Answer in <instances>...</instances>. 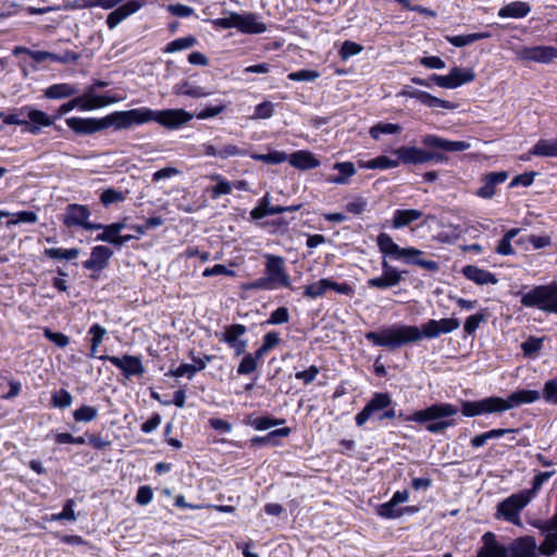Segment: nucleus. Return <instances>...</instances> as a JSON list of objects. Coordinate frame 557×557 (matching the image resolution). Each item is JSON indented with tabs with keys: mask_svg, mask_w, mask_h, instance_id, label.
Here are the masks:
<instances>
[{
	"mask_svg": "<svg viewBox=\"0 0 557 557\" xmlns=\"http://www.w3.org/2000/svg\"><path fill=\"white\" fill-rule=\"evenodd\" d=\"M460 326L456 318L431 319L422 324L421 329L414 325L394 324L382 329L380 332H368L366 338L373 345L396 349L403 345L417 343L422 338H436L442 334H448Z\"/></svg>",
	"mask_w": 557,
	"mask_h": 557,
	"instance_id": "obj_1",
	"label": "nucleus"
},
{
	"mask_svg": "<svg viewBox=\"0 0 557 557\" xmlns=\"http://www.w3.org/2000/svg\"><path fill=\"white\" fill-rule=\"evenodd\" d=\"M376 244L380 251L385 257L401 261L405 264L420 267L431 273H436L440 270L438 263L436 261L425 259L422 250L414 247H400L386 233L377 235Z\"/></svg>",
	"mask_w": 557,
	"mask_h": 557,
	"instance_id": "obj_2",
	"label": "nucleus"
},
{
	"mask_svg": "<svg viewBox=\"0 0 557 557\" xmlns=\"http://www.w3.org/2000/svg\"><path fill=\"white\" fill-rule=\"evenodd\" d=\"M458 411V408L451 404L440 403L413 412L407 420L417 423L430 422L426 424V430L431 433H441L454 425V422L446 418L457 414Z\"/></svg>",
	"mask_w": 557,
	"mask_h": 557,
	"instance_id": "obj_3",
	"label": "nucleus"
},
{
	"mask_svg": "<svg viewBox=\"0 0 557 557\" xmlns=\"http://www.w3.org/2000/svg\"><path fill=\"white\" fill-rule=\"evenodd\" d=\"M520 295L524 307L557 314V282L534 286Z\"/></svg>",
	"mask_w": 557,
	"mask_h": 557,
	"instance_id": "obj_4",
	"label": "nucleus"
},
{
	"mask_svg": "<svg viewBox=\"0 0 557 557\" xmlns=\"http://www.w3.org/2000/svg\"><path fill=\"white\" fill-rule=\"evenodd\" d=\"M211 24L215 28H236L244 34H262L267 30L265 24L253 13L230 12L228 16L214 18Z\"/></svg>",
	"mask_w": 557,
	"mask_h": 557,
	"instance_id": "obj_5",
	"label": "nucleus"
},
{
	"mask_svg": "<svg viewBox=\"0 0 557 557\" xmlns=\"http://www.w3.org/2000/svg\"><path fill=\"white\" fill-rule=\"evenodd\" d=\"M533 492L521 491L512 494L497 506L496 518L504 519L515 525H521L520 512L532 500Z\"/></svg>",
	"mask_w": 557,
	"mask_h": 557,
	"instance_id": "obj_6",
	"label": "nucleus"
},
{
	"mask_svg": "<svg viewBox=\"0 0 557 557\" xmlns=\"http://www.w3.org/2000/svg\"><path fill=\"white\" fill-rule=\"evenodd\" d=\"M149 108L140 107L126 111H115L107 116V128L114 127L116 131L127 129L135 125H143L150 122Z\"/></svg>",
	"mask_w": 557,
	"mask_h": 557,
	"instance_id": "obj_7",
	"label": "nucleus"
},
{
	"mask_svg": "<svg viewBox=\"0 0 557 557\" xmlns=\"http://www.w3.org/2000/svg\"><path fill=\"white\" fill-rule=\"evenodd\" d=\"M394 154L397 157L399 164L418 165L429 162H444L446 157L438 152L429 151L416 146H400L396 148Z\"/></svg>",
	"mask_w": 557,
	"mask_h": 557,
	"instance_id": "obj_8",
	"label": "nucleus"
},
{
	"mask_svg": "<svg viewBox=\"0 0 557 557\" xmlns=\"http://www.w3.org/2000/svg\"><path fill=\"white\" fill-rule=\"evenodd\" d=\"M150 122L163 127L176 129L193 120L194 115L184 109L152 110L149 108Z\"/></svg>",
	"mask_w": 557,
	"mask_h": 557,
	"instance_id": "obj_9",
	"label": "nucleus"
},
{
	"mask_svg": "<svg viewBox=\"0 0 557 557\" xmlns=\"http://www.w3.org/2000/svg\"><path fill=\"white\" fill-rule=\"evenodd\" d=\"M91 213L87 206L71 203L66 207L62 222L67 227H82L86 231L100 228V223L89 221Z\"/></svg>",
	"mask_w": 557,
	"mask_h": 557,
	"instance_id": "obj_10",
	"label": "nucleus"
},
{
	"mask_svg": "<svg viewBox=\"0 0 557 557\" xmlns=\"http://www.w3.org/2000/svg\"><path fill=\"white\" fill-rule=\"evenodd\" d=\"M264 259V273L274 287H290V276L286 271L284 258L281 256L265 253Z\"/></svg>",
	"mask_w": 557,
	"mask_h": 557,
	"instance_id": "obj_11",
	"label": "nucleus"
},
{
	"mask_svg": "<svg viewBox=\"0 0 557 557\" xmlns=\"http://www.w3.org/2000/svg\"><path fill=\"white\" fill-rule=\"evenodd\" d=\"M407 271H400L396 267L391 265L385 259L382 261V274L376 277L369 278L367 285L369 288L387 289L397 286L403 280Z\"/></svg>",
	"mask_w": 557,
	"mask_h": 557,
	"instance_id": "obj_12",
	"label": "nucleus"
},
{
	"mask_svg": "<svg viewBox=\"0 0 557 557\" xmlns=\"http://www.w3.org/2000/svg\"><path fill=\"white\" fill-rule=\"evenodd\" d=\"M101 360H107L121 370L122 374L129 379L132 376H141L145 373V367L141 359L137 356L124 355L117 356H101Z\"/></svg>",
	"mask_w": 557,
	"mask_h": 557,
	"instance_id": "obj_13",
	"label": "nucleus"
},
{
	"mask_svg": "<svg viewBox=\"0 0 557 557\" xmlns=\"http://www.w3.org/2000/svg\"><path fill=\"white\" fill-rule=\"evenodd\" d=\"M393 400L387 393H375L366 407L357 413L355 420L358 426H362L366 422L374 416L381 414L380 412L389 408Z\"/></svg>",
	"mask_w": 557,
	"mask_h": 557,
	"instance_id": "obj_14",
	"label": "nucleus"
},
{
	"mask_svg": "<svg viewBox=\"0 0 557 557\" xmlns=\"http://www.w3.org/2000/svg\"><path fill=\"white\" fill-rule=\"evenodd\" d=\"M517 59L537 63H549L557 59V48L550 46L521 47L516 51Z\"/></svg>",
	"mask_w": 557,
	"mask_h": 557,
	"instance_id": "obj_15",
	"label": "nucleus"
},
{
	"mask_svg": "<svg viewBox=\"0 0 557 557\" xmlns=\"http://www.w3.org/2000/svg\"><path fill=\"white\" fill-rule=\"evenodd\" d=\"M540 399V393L532 389H518L507 398L497 397L499 413L519 407L524 404H532Z\"/></svg>",
	"mask_w": 557,
	"mask_h": 557,
	"instance_id": "obj_16",
	"label": "nucleus"
},
{
	"mask_svg": "<svg viewBox=\"0 0 557 557\" xmlns=\"http://www.w3.org/2000/svg\"><path fill=\"white\" fill-rule=\"evenodd\" d=\"M66 125L79 135H90L106 129V119L72 116L65 120Z\"/></svg>",
	"mask_w": 557,
	"mask_h": 557,
	"instance_id": "obj_17",
	"label": "nucleus"
},
{
	"mask_svg": "<svg viewBox=\"0 0 557 557\" xmlns=\"http://www.w3.org/2000/svg\"><path fill=\"white\" fill-rule=\"evenodd\" d=\"M461 412L465 417L499 413L497 397L491 396L480 400L463 401L461 405Z\"/></svg>",
	"mask_w": 557,
	"mask_h": 557,
	"instance_id": "obj_18",
	"label": "nucleus"
},
{
	"mask_svg": "<svg viewBox=\"0 0 557 557\" xmlns=\"http://www.w3.org/2000/svg\"><path fill=\"white\" fill-rule=\"evenodd\" d=\"M421 143L428 148L443 151L457 152L468 150L471 145L463 140H448L437 135L428 134L422 137Z\"/></svg>",
	"mask_w": 557,
	"mask_h": 557,
	"instance_id": "obj_19",
	"label": "nucleus"
},
{
	"mask_svg": "<svg viewBox=\"0 0 557 557\" xmlns=\"http://www.w3.org/2000/svg\"><path fill=\"white\" fill-rule=\"evenodd\" d=\"M246 331L243 324L228 325L221 335V341L234 349L237 356L243 355L247 348V341L242 338Z\"/></svg>",
	"mask_w": 557,
	"mask_h": 557,
	"instance_id": "obj_20",
	"label": "nucleus"
},
{
	"mask_svg": "<svg viewBox=\"0 0 557 557\" xmlns=\"http://www.w3.org/2000/svg\"><path fill=\"white\" fill-rule=\"evenodd\" d=\"M112 256L113 251L109 247L102 245L95 246L91 248L89 259L83 262V267L86 270L100 273L108 267Z\"/></svg>",
	"mask_w": 557,
	"mask_h": 557,
	"instance_id": "obj_21",
	"label": "nucleus"
},
{
	"mask_svg": "<svg viewBox=\"0 0 557 557\" xmlns=\"http://www.w3.org/2000/svg\"><path fill=\"white\" fill-rule=\"evenodd\" d=\"M144 5V2L139 0H127L125 3L115 8L107 16V25L110 29H114L121 22L126 20L128 16L138 12Z\"/></svg>",
	"mask_w": 557,
	"mask_h": 557,
	"instance_id": "obj_22",
	"label": "nucleus"
},
{
	"mask_svg": "<svg viewBox=\"0 0 557 557\" xmlns=\"http://www.w3.org/2000/svg\"><path fill=\"white\" fill-rule=\"evenodd\" d=\"M77 99L81 111H92L119 102L123 98L111 95H96L89 91L78 96Z\"/></svg>",
	"mask_w": 557,
	"mask_h": 557,
	"instance_id": "obj_23",
	"label": "nucleus"
},
{
	"mask_svg": "<svg viewBox=\"0 0 557 557\" xmlns=\"http://www.w3.org/2000/svg\"><path fill=\"white\" fill-rule=\"evenodd\" d=\"M507 550L510 557H535L537 543L533 536H521L513 540Z\"/></svg>",
	"mask_w": 557,
	"mask_h": 557,
	"instance_id": "obj_24",
	"label": "nucleus"
},
{
	"mask_svg": "<svg viewBox=\"0 0 557 557\" xmlns=\"http://www.w3.org/2000/svg\"><path fill=\"white\" fill-rule=\"evenodd\" d=\"M506 171L492 172L482 177V186L476 190V196L483 199H491L496 194V187L507 181Z\"/></svg>",
	"mask_w": 557,
	"mask_h": 557,
	"instance_id": "obj_25",
	"label": "nucleus"
},
{
	"mask_svg": "<svg viewBox=\"0 0 557 557\" xmlns=\"http://www.w3.org/2000/svg\"><path fill=\"white\" fill-rule=\"evenodd\" d=\"M546 532L544 542L537 546V553L546 556L553 555L557 550V513L541 527Z\"/></svg>",
	"mask_w": 557,
	"mask_h": 557,
	"instance_id": "obj_26",
	"label": "nucleus"
},
{
	"mask_svg": "<svg viewBox=\"0 0 557 557\" xmlns=\"http://www.w3.org/2000/svg\"><path fill=\"white\" fill-rule=\"evenodd\" d=\"M27 116L26 131L34 135L39 134L44 127L52 126L54 123L53 116L32 106H29Z\"/></svg>",
	"mask_w": 557,
	"mask_h": 557,
	"instance_id": "obj_27",
	"label": "nucleus"
},
{
	"mask_svg": "<svg viewBox=\"0 0 557 557\" xmlns=\"http://www.w3.org/2000/svg\"><path fill=\"white\" fill-rule=\"evenodd\" d=\"M483 546L476 557H508L507 547L499 544L493 532H486L482 536Z\"/></svg>",
	"mask_w": 557,
	"mask_h": 557,
	"instance_id": "obj_28",
	"label": "nucleus"
},
{
	"mask_svg": "<svg viewBox=\"0 0 557 557\" xmlns=\"http://www.w3.org/2000/svg\"><path fill=\"white\" fill-rule=\"evenodd\" d=\"M288 163L300 171H308L320 166V160L309 150H298L287 154Z\"/></svg>",
	"mask_w": 557,
	"mask_h": 557,
	"instance_id": "obj_29",
	"label": "nucleus"
},
{
	"mask_svg": "<svg viewBox=\"0 0 557 557\" xmlns=\"http://www.w3.org/2000/svg\"><path fill=\"white\" fill-rule=\"evenodd\" d=\"M299 209V206H289V207H282V206H271L270 205V197L269 195H265L258 203L257 207H255L250 215L255 220H261L268 215L272 214H280L287 211H297Z\"/></svg>",
	"mask_w": 557,
	"mask_h": 557,
	"instance_id": "obj_30",
	"label": "nucleus"
},
{
	"mask_svg": "<svg viewBox=\"0 0 557 557\" xmlns=\"http://www.w3.org/2000/svg\"><path fill=\"white\" fill-rule=\"evenodd\" d=\"M462 275L478 285H495L498 280L492 272L476 265H466L461 270Z\"/></svg>",
	"mask_w": 557,
	"mask_h": 557,
	"instance_id": "obj_31",
	"label": "nucleus"
},
{
	"mask_svg": "<svg viewBox=\"0 0 557 557\" xmlns=\"http://www.w3.org/2000/svg\"><path fill=\"white\" fill-rule=\"evenodd\" d=\"M333 169L338 172V175L326 177L325 181L330 184L347 185L350 178L357 174V169L350 161L336 162L333 164Z\"/></svg>",
	"mask_w": 557,
	"mask_h": 557,
	"instance_id": "obj_32",
	"label": "nucleus"
},
{
	"mask_svg": "<svg viewBox=\"0 0 557 557\" xmlns=\"http://www.w3.org/2000/svg\"><path fill=\"white\" fill-rule=\"evenodd\" d=\"M173 94L193 99L206 98L212 95L211 91L191 81H183L174 85Z\"/></svg>",
	"mask_w": 557,
	"mask_h": 557,
	"instance_id": "obj_33",
	"label": "nucleus"
},
{
	"mask_svg": "<svg viewBox=\"0 0 557 557\" xmlns=\"http://www.w3.org/2000/svg\"><path fill=\"white\" fill-rule=\"evenodd\" d=\"M446 77L448 82V89H455L465 84L473 82L476 75L472 69L454 66L450 69Z\"/></svg>",
	"mask_w": 557,
	"mask_h": 557,
	"instance_id": "obj_34",
	"label": "nucleus"
},
{
	"mask_svg": "<svg viewBox=\"0 0 557 557\" xmlns=\"http://www.w3.org/2000/svg\"><path fill=\"white\" fill-rule=\"evenodd\" d=\"M410 98H413L429 108H442L453 110L456 106L447 100L440 99L426 91L413 90L408 94Z\"/></svg>",
	"mask_w": 557,
	"mask_h": 557,
	"instance_id": "obj_35",
	"label": "nucleus"
},
{
	"mask_svg": "<svg viewBox=\"0 0 557 557\" xmlns=\"http://www.w3.org/2000/svg\"><path fill=\"white\" fill-rule=\"evenodd\" d=\"M531 12V7L524 1H512L504 5L498 11L502 18H522Z\"/></svg>",
	"mask_w": 557,
	"mask_h": 557,
	"instance_id": "obj_36",
	"label": "nucleus"
},
{
	"mask_svg": "<svg viewBox=\"0 0 557 557\" xmlns=\"http://www.w3.org/2000/svg\"><path fill=\"white\" fill-rule=\"evenodd\" d=\"M422 212L417 209H397L394 211L392 226L403 228L422 218Z\"/></svg>",
	"mask_w": 557,
	"mask_h": 557,
	"instance_id": "obj_37",
	"label": "nucleus"
},
{
	"mask_svg": "<svg viewBox=\"0 0 557 557\" xmlns=\"http://www.w3.org/2000/svg\"><path fill=\"white\" fill-rule=\"evenodd\" d=\"M78 94V87L70 83H60L45 89V97L48 99H64Z\"/></svg>",
	"mask_w": 557,
	"mask_h": 557,
	"instance_id": "obj_38",
	"label": "nucleus"
},
{
	"mask_svg": "<svg viewBox=\"0 0 557 557\" xmlns=\"http://www.w3.org/2000/svg\"><path fill=\"white\" fill-rule=\"evenodd\" d=\"M102 233L98 234L96 240L117 245L120 233L126 227L125 222H116L109 225L100 224Z\"/></svg>",
	"mask_w": 557,
	"mask_h": 557,
	"instance_id": "obj_39",
	"label": "nucleus"
},
{
	"mask_svg": "<svg viewBox=\"0 0 557 557\" xmlns=\"http://www.w3.org/2000/svg\"><path fill=\"white\" fill-rule=\"evenodd\" d=\"M535 157L557 158V138L540 139L530 149Z\"/></svg>",
	"mask_w": 557,
	"mask_h": 557,
	"instance_id": "obj_40",
	"label": "nucleus"
},
{
	"mask_svg": "<svg viewBox=\"0 0 557 557\" xmlns=\"http://www.w3.org/2000/svg\"><path fill=\"white\" fill-rule=\"evenodd\" d=\"M491 34L487 32H480L467 35H457V36H445V39L453 46L461 48L469 46L478 40L490 38Z\"/></svg>",
	"mask_w": 557,
	"mask_h": 557,
	"instance_id": "obj_41",
	"label": "nucleus"
},
{
	"mask_svg": "<svg viewBox=\"0 0 557 557\" xmlns=\"http://www.w3.org/2000/svg\"><path fill=\"white\" fill-rule=\"evenodd\" d=\"M400 132H401V126L399 124L383 123V122H380V123L373 125L369 129L370 136L375 140H379L382 135H394V134H399Z\"/></svg>",
	"mask_w": 557,
	"mask_h": 557,
	"instance_id": "obj_42",
	"label": "nucleus"
},
{
	"mask_svg": "<svg viewBox=\"0 0 557 557\" xmlns=\"http://www.w3.org/2000/svg\"><path fill=\"white\" fill-rule=\"evenodd\" d=\"M511 432H513V430H511V429H494V430H491V431H487V432H484L482 434L474 436L471 440V445L474 448H479V447H482L483 445H485L487 441L494 440V438H499L503 435H505L506 433H511Z\"/></svg>",
	"mask_w": 557,
	"mask_h": 557,
	"instance_id": "obj_43",
	"label": "nucleus"
},
{
	"mask_svg": "<svg viewBox=\"0 0 557 557\" xmlns=\"http://www.w3.org/2000/svg\"><path fill=\"white\" fill-rule=\"evenodd\" d=\"M29 106H24L20 109H16L15 112L10 113L8 115H4L2 113V122L7 125H20V126H27V113H28Z\"/></svg>",
	"mask_w": 557,
	"mask_h": 557,
	"instance_id": "obj_44",
	"label": "nucleus"
},
{
	"mask_svg": "<svg viewBox=\"0 0 557 557\" xmlns=\"http://www.w3.org/2000/svg\"><path fill=\"white\" fill-rule=\"evenodd\" d=\"M210 178L216 182V184L211 188L212 199H218L223 195L231 194L232 183L225 180L221 174H212L210 175Z\"/></svg>",
	"mask_w": 557,
	"mask_h": 557,
	"instance_id": "obj_45",
	"label": "nucleus"
},
{
	"mask_svg": "<svg viewBox=\"0 0 557 557\" xmlns=\"http://www.w3.org/2000/svg\"><path fill=\"white\" fill-rule=\"evenodd\" d=\"M520 233V228H511L509 230L503 238L499 240L496 252L502 256H511L515 253V250L511 246V240Z\"/></svg>",
	"mask_w": 557,
	"mask_h": 557,
	"instance_id": "obj_46",
	"label": "nucleus"
},
{
	"mask_svg": "<svg viewBox=\"0 0 557 557\" xmlns=\"http://www.w3.org/2000/svg\"><path fill=\"white\" fill-rule=\"evenodd\" d=\"M327 293L326 277L310 283L304 288V296L309 299L323 297Z\"/></svg>",
	"mask_w": 557,
	"mask_h": 557,
	"instance_id": "obj_47",
	"label": "nucleus"
},
{
	"mask_svg": "<svg viewBox=\"0 0 557 557\" xmlns=\"http://www.w3.org/2000/svg\"><path fill=\"white\" fill-rule=\"evenodd\" d=\"M250 158L269 164H281L287 160V153L284 151L273 150L269 153H252L250 154Z\"/></svg>",
	"mask_w": 557,
	"mask_h": 557,
	"instance_id": "obj_48",
	"label": "nucleus"
},
{
	"mask_svg": "<svg viewBox=\"0 0 557 557\" xmlns=\"http://www.w3.org/2000/svg\"><path fill=\"white\" fill-rule=\"evenodd\" d=\"M398 505H396L392 499L388 502L381 504L377 507V515L384 519H396L404 515V509L397 508Z\"/></svg>",
	"mask_w": 557,
	"mask_h": 557,
	"instance_id": "obj_49",
	"label": "nucleus"
},
{
	"mask_svg": "<svg viewBox=\"0 0 557 557\" xmlns=\"http://www.w3.org/2000/svg\"><path fill=\"white\" fill-rule=\"evenodd\" d=\"M197 40L193 36L177 38L169 42L164 49L165 53H174L181 50L191 48L196 45Z\"/></svg>",
	"mask_w": 557,
	"mask_h": 557,
	"instance_id": "obj_50",
	"label": "nucleus"
},
{
	"mask_svg": "<svg viewBox=\"0 0 557 557\" xmlns=\"http://www.w3.org/2000/svg\"><path fill=\"white\" fill-rule=\"evenodd\" d=\"M45 255L51 259H64V260H73L78 257L79 249L77 248H70V249H63V248H47L45 250Z\"/></svg>",
	"mask_w": 557,
	"mask_h": 557,
	"instance_id": "obj_51",
	"label": "nucleus"
},
{
	"mask_svg": "<svg viewBox=\"0 0 557 557\" xmlns=\"http://www.w3.org/2000/svg\"><path fill=\"white\" fill-rule=\"evenodd\" d=\"M75 502L73 499H67L63 506V510L59 513H53L50 517L46 518V521H59V520H70L76 521V515L74 511Z\"/></svg>",
	"mask_w": 557,
	"mask_h": 557,
	"instance_id": "obj_52",
	"label": "nucleus"
},
{
	"mask_svg": "<svg viewBox=\"0 0 557 557\" xmlns=\"http://www.w3.org/2000/svg\"><path fill=\"white\" fill-rule=\"evenodd\" d=\"M98 417V409L91 406H82L73 412V418L77 422H90Z\"/></svg>",
	"mask_w": 557,
	"mask_h": 557,
	"instance_id": "obj_53",
	"label": "nucleus"
},
{
	"mask_svg": "<svg viewBox=\"0 0 557 557\" xmlns=\"http://www.w3.org/2000/svg\"><path fill=\"white\" fill-rule=\"evenodd\" d=\"M326 287H327V292L334 290L335 293H337L339 295H345V296L351 297L355 294L354 286L348 282L338 283V282H335V281L326 277Z\"/></svg>",
	"mask_w": 557,
	"mask_h": 557,
	"instance_id": "obj_54",
	"label": "nucleus"
},
{
	"mask_svg": "<svg viewBox=\"0 0 557 557\" xmlns=\"http://www.w3.org/2000/svg\"><path fill=\"white\" fill-rule=\"evenodd\" d=\"M248 156V151L238 147L234 144H226L220 147V159H228L233 157H246Z\"/></svg>",
	"mask_w": 557,
	"mask_h": 557,
	"instance_id": "obj_55",
	"label": "nucleus"
},
{
	"mask_svg": "<svg viewBox=\"0 0 557 557\" xmlns=\"http://www.w3.org/2000/svg\"><path fill=\"white\" fill-rule=\"evenodd\" d=\"M486 319L485 313L479 312L468 317L463 324V330L467 334L472 335L476 332L480 324Z\"/></svg>",
	"mask_w": 557,
	"mask_h": 557,
	"instance_id": "obj_56",
	"label": "nucleus"
},
{
	"mask_svg": "<svg viewBox=\"0 0 557 557\" xmlns=\"http://www.w3.org/2000/svg\"><path fill=\"white\" fill-rule=\"evenodd\" d=\"M274 113V103L271 101H263L256 106L252 119L264 120L270 119Z\"/></svg>",
	"mask_w": 557,
	"mask_h": 557,
	"instance_id": "obj_57",
	"label": "nucleus"
},
{
	"mask_svg": "<svg viewBox=\"0 0 557 557\" xmlns=\"http://www.w3.org/2000/svg\"><path fill=\"white\" fill-rule=\"evenodd\" d=\"M73 397L66 389H60L52 394V405L57 408H67L72 405Z\"/></svg>",
	"mask_w": 557,
	"mask_h": 557,
	"instance_id": "obj_58",
	"label": "nucleus"
},
{
	"mask_svg": "<svg viewBox=\"0 0 557 557\" xmlns=\"http://www.w3.org/2000/svg\"><path fill=\"white\" fill-rule=\"evenodd\" d=\"M196 373H197L196 366H193L189 363H183L175 369H171L166 375L174 376V377L187 376L189 380H191Z\"/></svg>",
	"mask_w": 557,
	"mask_h": 557,
	"instance_id": "obj_59",
	"label": "nucleus"
},
{
	"mask_svg": "<svg viewBox=\"0 0 557 557\" xmlns=\"http://www.w3.org/2000/svg\"><path fill=\"white\" fill-rule=\"evenodd\" d=\"M320 77V73L313 70H300L288 74V78L294 82H313Z\"/></svg>",
	"mask_w": 557,
	"mask_h": 557,
	"instance_id": "obj_60",
	"label": "nucleus"
},
{
	"mask_svg": "<svg viewBox=\"0 0 557 557\" xmlns=\"http://www.w3.org/2000/svg\"><path fill=\"white\" fill-rule=\"evenodd\" d=\"M256 369V358H253L251 354H247L243 357L242 361L239 362L237 373L240 375H246L252 373Z\"/></svg>",
	"mask_w": 557,
	"mask_h": 557,
	"instance_id": "obj_61",
	"label": "nucleus"
},
{
	"mask_svg": "<svg viewBox=\"0 0 557 557\" xmlns=\"http://www.w3.org/2000/svg\"><path fill=\"white\" fill-rule=\"evenodd\" d=\"M363 50L362 46L346 40L343 42L342 48L339 50V55L343 60H347L352 55L359 54Z\"/></svg>",
	"mask_w": 557,
	"mask_h": 557,
	"instance_id": "obj_62",
	"label": "nucleus"
},
{
	"mask_svg": "<svg viewBox=\"0 0 557 557\" xmlns=\"http://www.w3.org/2000/svg\"><path fill=\"white\" fill-rule=\"evenodd\" d=\"M125 199L124 194L122 191L109 188L102 191L100 196V200L103 206H109L115 202L123 201Z\"/></svg>",
	"mask_w": 557,
	"mask_h": 557,
	"instance_id": "obj_63",
	"label": "nucleus"
},
{
	"mask_svg": "<svg viewBox=\"0 0 557 557\" xmlns=\"http://www.w3.org/2000/svg\"><path fill=\"white\" fill-rule=\"evenodd\" d=\"M543 395L546 401L557 405V377L544 384Z\"/></svg>",
	"mask_w": 557,
	"mask_h": 557,
	"instance_id": "obj_64",
	"label": "nucleus"
}]
</instances>
